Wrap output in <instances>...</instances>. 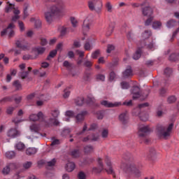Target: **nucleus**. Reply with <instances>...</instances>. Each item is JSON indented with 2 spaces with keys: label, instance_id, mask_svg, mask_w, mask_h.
Listing matches in <instances>:
<instances>
[{
  "label": "nucleus",
  "instance_id": "nucleus-1",
  "mask_svg": "<svg viewBox=\"0 0 179 179\" xmlns=\"http://www.w3.org/2000/svg\"><path fill=\"white\" fill-rule=\"evenodd\" d=\"M65 10V3L62 0H56L49 8V11H46L44 14L45 19L49 24L52 23L55 16H58Z\"/></svg>",
  "mask_w": 179,
  "mask_h": 179
},
{
  "label": "nucleus",
  "instance_id": "nucleus-2",
  "mask_svg": "<svg viewBox=\"0 0 179 179\" xmlns=\"http://www.w3.org/2000/svg\"><path fill=\"white\" fill-rule=\"evenodd\" d=\"M173 127H174L173 123L170 124L168 127L163 126L162 124H157L156 127L157 134L164 139H169L171 135Z\"/></svg>",
  "mask_w": 179,
  "mask_h": 179
},
{
  "label": "nucleus",
  "instance_id": "nucleus-3",
  "mask_svg": "<svg viewBox=\"0 0 179 179\" xmlns=\"http://www.w3.org/2000/svg\"><path fill=\"white\" fill-rule=\"evenodd\" d=\"M150 134V128L149 127V126H144L138 129V138H140L141 143L144 142V143L148 145V143L150 142V138L148 137Z\"/></svg>",
  "mask_w": 179,
  "mask_h": 179
},
{
  "label": "nucleus",
  "instance_id": "nucleus-4",
  "mask_svg": "<svg viewBox=\"0 0 179 179\" xmlns=\"http://www.w3.org/2000/svg\"><path fill=\"white\" fill-rule=\"evenodd\" d=\"M88 8L90 10H96L100 12L103 8V3L101 0H90L88 1Z\"/></svg>",
  "mask_w": 179,
  "mask_h": 179
},
{
  "label": "nucleus",
  "instance_id": "nucleus-5",
  "mask_svg": "<svg viewBox=\"0 0 179 179\" xmlns=\"http://www.w3.org/2000/svg\"><path fill=\"white\" fill-rule=\"evenodd\" d=\"M126 173H128L129 174H134L136 177H140L141 176V171H139V169L136 167V165L135 164H130L127 166Z\"/></svg>",
  "mask_w": 179,
  "mask_h": 179
},
{
  "label": "nucleus",
  "instance_id": "nucleus-6",
  "mask_svg": "<svg viewBox=\"0 0 179 179\" xmlns=\"http://www.w3.org/2000/svg\"><path fill=\"white\" fill-rule=\"evenodd\" d=\"M15 27H16V26L15 25V24L13 22L10 23L8 27H6V29H3L1 34V36H5V34H6V33H8V30H10L9 34H8V37L9 38H12V37H13V36H15V31H13V29H15Z\"/></svg>",
  "mask_w": 179,
  "mask_h": 179
},
{
  "label": "nucleus",
  "instance_id": "nucleus-7",
  "mask_svg": "<svg viewBox=\"0 0 179 179\" xmlns=\"http://www.w3.org/2000/svg\"><path fill=\"white\" fill-rule=\"evenodd\" d=\"M20 136V131L16 128H11L7 131V136L10 139H15Z\"/></svg>",
  "mask_w": 179,
  "mask_h": 179
},
{
  "label": "nucleus",
  "instance_id": "nucleus-8",
  "mask_svg": "<svg viewBox=\"0 0 179 179\" xmlns=\"http://www.w3.org/2000/svg\"><path fill=\"white\" fill-rule=\"evenodd\" d=\"M45 116L44 114H43V112L40 111L38 113V114H32L29 116V120L31 121H42L44 122L45 121Z\"/></svg>",
  "mask_w": 179,
  "mask_h": 179
},
{
  "label": "nucleus",
  "instance_id": "nucleus-9",
  "mask_svg": "<svg viewBox=\"0 0 179 179\" xmlns=\"http://www.w3.org/2000/svg\"><path fill=\"white\" fill-rule=\"evenodd\" d=\"M92 24H93V20H92L91 19L86 18L83 21V34H85V33L90 30V27L92 26Z\"/></svg>",
  "mask_w": 179,
  "mask_h": 179
},
{
  "label": "nucleus",
  "instance_id": "nucleus-10",
  "mask_svg": "<svg viewBox=\"0 0 179 179\" xmlns=\"http://www.w3.org/2000/svg\"><path fill=\"white\" fill-rule=\"evenodd\" d=\"M105 162L108 167V169H105L106 173H108V174H112L113 176V178H115V173H114V170H113V166H111V161L108 157H106Z\"/></svg>",
  "mask_w": 179,
  "mask_h": 179
},
{
  "label": "nucleus",
  "instance_id": "nucleus-11",
  "mask_svg": "<svg viewBox=\"0 0 179 179\" xmlns=\"http://www.w3.org/2000/svg\"><path fill=\"white\" fill-rule=\"evenodd\" d=\"M129 116H128V111L125 110L119 115V120L123 125L128 124Z\"/></svg>",
  "mask_w": 179,
  "mask_h": 179
},
{
  "label": "nucleus",
  "instance_id": "nucleus-12",
  "mask_svg": "<svg viewBox=\"0 0 179 179\" xmlns=\"http://www.w3.org/2000/svg\"><path fill=\"white\" fill-rule=\"evenodd\" d=\"M131 93L133 94V100H136L141 97V88L138 86H134L131 90Z\"/></svg>",
  "mask_w": 179,
  "mask_h": 179
},
{
  "label": "nucleus",
  "instance_id": "nucleus-13",
  "mask_svg": "<svg viewBox=\"0 0 179 179\" xmlns=\"http://www.w3.org/2000/svg\"><path fill=\"white\" fill-rule=\"evenodd\" d=\"M141 12L143 16L150 17L153 15V9L149 6L142 7Z\"/></svg>",
  "mask_w": 179,
  "mask_h": 179
},
{
  "label": "nucleus",
  "instance_id": "nucleus-14",
  "mask_svg": "<svg viewBox=\"0 0 179 179\" xmlns=\"http://www.w3.org/2000/svg\"><path fill=\"white\" fill-rule=\"evenodd\" d=\"M131 76H134V71H132V67L131 66H127L125 71L122 73V77L124 79H127V78H131Z\"/></svg>",
  "mask_w": 179,
  "mask_h": 179
},
{
  "label": "nucleus",
  "instance_id": "nucleus-15",
  "mask_svg": "<svg viewBox=\"0 0 179 179\" xmlns=\"http://www.w3.org/2000/svg\"><path fill=\"white\" fill-rule=\"evenodd\" d=\"M34 52H36L35 55V58H38V55H43L44 52H45V48L44 47H36L34 49Z\"/></svg>",
  "mask_w": 179,
  "mask_h": 179
},
{
  "label": "nucleus",
  "instance_id": "nucleus-16",
  "mask_svg": "<svg viewBox=\"0 0 179 179\" xmlns=\"http://www.w3.org/2000/svg\"><path fill=\"white\" fill-rule=\"evenodd\" d=\"M101 104V106H104V107H107L108 108H113V107H118V106H120L119 103H110L108 101H102Z\"/></svg>",
  "mask_w": 179,
  "mask_h": 179
},
{
  "label": "nucleus",
  "instance_id": "nucleus-17",
  "mask_svg": "<svg viewBox=\"0 0 179 179\" xmlns=\"http://www.w3.org/2000/svg\"><path fill=\"white\" fill-rule=\"evenodd\" d=\"M98 164L99 168H94L93 171H95V173H101L103 169V159H101V158H98Z\"/></svg>",
  "mask_w": 179,
  "mask_h": 179
},
{
  "label": "nucleus",
  "instance_id": "nucleus-18",
  "mask_svg": "<svg viewBox=\"0 0 179 179\" xmlns=\"http://www.w3.org/2000/svg\"><path fill=\"white\" fill-rule=\"evenodd\" d=\"M87 114V111H83L76 116V122H82L85 120V115Z\"/></svg>",
  "mask_w": 179,
  "mask_h": 179
},
{
  "label": "nucleus",
  "instance_id": "nucleus-19",
  "mask_svg": "<svg viewBox=\"0 0 179 179\" xmlns=\"http://www.w3.org/2000/svg\"><path fill=\"white\" fill-rule=\"evenodd\" d=\"M50 124H52L55 127H58V125H59V122L58 121V120H57V118H50L49 122H45V124L46 125V127H50Z\"/></svg>",
  "mask_w": 179,
  "mask_h": 179
},
{
  "label": "nucleus",
  "instance_id": "nucleus-20",
  "mask_svg": "<svg viewBox=\"0 0 179 179\" xmlns=\"http://www.w3.org/2000/svg\"><path fill=\"white\" fill-rule=\"evenodd\" d=\"M84 152L86 155H90L94 152V148L92 145H86L84 148Z\"/></svg>",
  "mask_w": 179,
  "mask_h": 179
},
{
  "label": "nucleus",
  "instance_id": "nucleus-21",
  "mask_svg": "<svg viewBox=\"0 0 179 179\" xmlns=\"http://www.w3.org/2000/svg\"><path fill=\"white\" fill-rule=\"evenodd\" d=\"M37 153V149L36 148H29L26 150V155L28 156H33Z\"/></svg>",
  "mask_w": 179,
  "mask_h": 179
},
{
  "label": "nucleus",
  "instance_id": "nucleus-22",
  "mask_svg": "<svg viewBox=\"0 0 179 179\" xmlns=\"http://www.w3.org/2000/svg\"><path fill=\"white\" fill-rule=\"evenodd\" d=\"M75 167H76L75 163H73V162H69L66 164V170L69 173H71V171L73 170H75Z\"/></svg>",
  "mask_w": 179,
  "mask_h": 179
},
{
  "label": "nucleus",
  "instance_id": "nucleus-23",
  "mask_svg": "<svg viewBox=\"0 0 179 179\" xmlns=\"http://www.w3.org/2000/svg\"><path fill=\"white\" fill-rule=\"evenodd\" d=\"M155 156H156V150H155V148H150V153L148 156V158L150 160H155Z\"/></svg>",
  "mask_w": 179,
  "mask_h": 179
},
{
  "label": "nucleus",
  "instance_id": "nucleus-24",
  "mask_svg": "<svg viewBox=\"0 0 179 179\" xmlns=\"http://www.w3.org/2000/svg\"><path fill=\"white\" fill-rule=\"evenodd\" d=\"M113 31H114V24H110L108 28L106 29V36L109 37V36H111V34H113Z\"/></svg>",
  "mask_w": 179,
  "mask_h": 179
},
{
  "label": "nucleus",
  "instance_id": "nucleus-25",
  "mask_svg": "<svg viewBox=\"0 0 179 179\" xmlns=\"http://www.w3.org/2000/svg\"><path fill=\"white\" fill-rule=\"evenodd\" d=\"M142 54V50L141 48H138V50L136 51L135 54L133 55V59L138 61L139 58H141V55Z\"/></svg>",
  "mask_w": 179,
  "mask_h": 179
},
{
  "label": "nucleus",
  "instance_id": "nucleus-26",
  "mask_svg": "<svg viewBox=\"0 0 179 179\" xmlns=\"http://www.w3.org/2000/svg\"><path fill=\"white\" fill-rule=\"evenodd\" d=\"M15 45L17 48H20L23 51H26L27 50V45H22L20 41H15Z\"/></svg>",
  "mask_w": 179,
  "mask_h": 179
},
{
  "label": "nucleus",
  "instance_id": "nucleus-27",
  "mask_svg": "<svg viewBox=\"0 0 179 179\" xmlns=\"http://www.w3.org/2000/svg\"><path fill=\"white\" fill-rule=\"evenodd\" d=\"M75 103L76 106H82L85 104V98L83 97H78L75 99Z\"/></svg>",
  "mask_w": 179,
  "mask_h": 179
},
{
  "label": "nucleus",
  "instance_id": "nucleus-28",
  "mask_svg": "<svg viewBox=\"0 0 179 179\" xmlns=\"http://www.w3.org/2000/svg\"><path fill=\"white\" fill-rule=\"evenodd\" d=\"M13 86L15 87V90H22V84L19 80H16L13 83Z\"/></svg>",
  "mask_w": 179,
  "mask_h": 179
},
{
  "label": "nucleus",
  "instance_id": "nucleus-29",
  "mask_svg": "<svg viewBox=\"0 0 179 179\" xmlns=\"http://www.w3.org/2000/svg\"><path fill=\"white\" fill-rule=\"evenodd\" d=\"M71 156L73 158V159H78V157H79V156H80V151L79 150H73L71 152Z\"/></svg>",
  "mask_w": 179,
  "mask_h": 179
},
{
  "label": "nucleus",
  "instance_id": "nucleus-30",
  "mask_svg": "<svg viewBox=\"0 0 179 179\" xmlns=\"http://www.w3.org/2000/svg\"><path fill=\"white\" fill-rule=\"evenodd\" d=\"M30 129L31 132H35L36 134H38V132H40V125L32 124L30 126Z\"/></svg>",
  "mask_w": 179,
  "mask_h": 179
},
{
  "label": "nucleus",
  "instance_id": "nucleus-31",
  "mask_svg": "<svg viewBox=\"0 0 179 179\" xmlns=\"http://www.w3.org/2000/svg\"><path fill=\"white\" fill-rule=\"evenodd\" d=\"M175 26H177V21H176V20H170L166 22V27L169 29H171V27H175Z\"/></svg>",
  "mask_w": 179,
  "mask_h": 179
},
{
  "label": "nucleus",
  "instance_id": "nucleus-32",
  "mask_svg": "<svg viewBox=\"0 0 179 179\" xmlns=\"http://www.w3.org/2000/svg\"><path fill=\"white\" fill-rule=\"evenodd\" d=\"M150 36H152V31L150 30H145L142 34V37L144 40H148Z\"/></svg>",
  "mask_w": 179,
  "mask_h": 179
},
{
  "label": "nucleus",
  "instance_id": "nucleus-33",
  "mask_svg": "<svg viewBox=\"0 0 179 179\" xmlns=\"http://www.w3.org/2000/svg\"><path fill=\"white\" fill-rule=\"evenodd\" d=\"M140 45H141V47H146L147 48H148L149 50H152V48H153L154 47V44H153V41H151V43H150L149 44H146V43L145 42V40H143L142 41V43L140 44Z\"/></svg>",
  "mask_w": 179,
  "mask_h": 179
},
{
  "label": "nucleus",
  "instance_id": "nucleus-34",
  "mask_svg": "<svg viewBox=\"0 0 179 179\" xmlns=\"http://www.w3.org/2000/svg\"><path fill=\"white\" fill-rule=\"evenodd\" d=\"M5 156L7 159H13L16 156V153L14 151H8L6 152Z\"/></svg>",
  "mask_w": 179,
  "mask_h": 179
},
{
  "label": "nucleus",
  "instance_id": "nucleus-35",
  "mask_svg": "<svg viewBox=\"0 0 179 179\" xmlns=\"http://www.w3.org/2000/svg\"><path fill=\"white\" fill-rule=\"evenodd\" d=\"M57 50H53L50 52L48 56L46 58V61H50L51 58H55V56L57 55Z\"/></svg>",
  "mask_w": 179,
  "mask_h": 179
},
{
  "label": "nucleus",
  "instance_id": "nucleus-36",
  "mask_svg": "<svg viewBox=\"0 0 179 179\" xmlns=\"http://www.w3.org/2000/svg\"><path fill=\"white\" fill-rule=\"evenodd\" d=\"M66 31H71L72 33L73 32V29L72 28H66L65 27H63L60 31L61 36H65V34H66Z\"/></svg>",
  "mask_w": 179,
  "mask_h": 179
},
{
  "label": "nucleus",
  "instance_id": "nucleus-37",
  "mask_svg": "<svg viewBox=\"0 0 179 179\" xmlns=\"http://www.w3.org/2000/svg\"><path fill=\"white\" fill-rule=\"evenodd\" d=\"M71 129H64L62 131L61 136L63 138H66V136H68L69 134H71Z\"/></svg>",
  "mask_w": 179,
  "mask_h": 179
},
{
  "label": "nucleus",
  "instance_id": "nucleus-38",
  "mask_svg": "<svg viewBox=\"0 0 179 179\" xmlns=\"http://www.w3.org/2000/svg\"><path fill=\"white\" fill-rule=\"evenodd\" d=\"M100 50L98 49L92 53L91 57L92 59H97L100 57Z\"/></svg>",
  "mask_w": 179,
  "mask_h": 179
},
{
  "label": "nucleus",
  "instance_id": "nucleus-39",
  "mask_svg": "<svg viewBox=\"0 0 179 179\" xmlns=\"http://www.w3.org/2000/svg\"><path fill=\"white\" fill-rule=\"evenodd\" d=\"M139 117H140V120L141 121H148V120L149 119V115L148 113H140L139 114Z\"/></svg>",
  "mask_w": 179,
  "mask_h": 179
},
{
  "label": "nucleus",
  "instance_id": "nucleus-40",
  "mask_svg": "<svg viewBox=\"0 0 179 179\" xmlns=\"http://www.w3.org/2000/svg\"><path fill=\"white\" fill-rule=\"evenodd\" d=\"M152 28L155 30L162 27V22L159 21H154L152 24Z\"/></svg>",
  "mask_w": 179,
  "mask_h": 179
},
{
  "label": "nucleus",
  "instance_id": "nucleus-41",
  "mask_svg": "<svg viewBox=\"0 0 179 179\" xmlns=\"http://www.w3.org/2000/svg\"><path fill=\"white\" fill-rule=\"evenodd\" d=\"M105 8H106L107 12L109 13H111L113 12V5H111V3L110 1H108L106 5Z\"/></svg>",
  "mask_w": 179,
  "mask_h": 179
},
{
  "label": "nucleus",
  "instance_id": "nucleus-42",
  "mask_svg": "<svg viewBox=\"0 0 179 179\" xmlns=\"http://www.w3.org/2000/svg\"><path fill=\"white\" fill-rule=\"evenodd\" d=\"M153 19H155V17L152 15L148 17V18L145 22V26H150L153 22Z\"/></svg>",
  "mask_w": 179,
  "mask_h": 179
},
{
  "label": "nucleus",
  "instance_id": "nucleus-43",
  "mask_svg": "<svg viewBox=\"0 0 179 179\" xmlns=\"http://www.w3.org/2000/svg\"><path fill=\"white\" fill-rule=\"evenodd\" d=\"M167 101H168L169 104H173V103H176V101H177V98L176 97V96L172 95V96L168 97Z\"/></svg>",
  "mask_w": 179,
  "mask_h": 179
},
{
  "label": "nucleus",
  "instance_id": "nucleus-44",
  "mask_svg": "<svg viewBox=\"0 0 179 179\" xmlns=\"http://www.w3.org/2000/svg\"><path fill=\"white\" fill-rule=\"evenodd\" d=\"M63 66H64V68H66V69H68L69 71L72 70V64L69 63V62L66 60L64 62Z\"/></svg>",
  "mask_w": 179,
  "mask_h": 179
},
{
  "label": "nucleus",
  "instance_id": "nucleus-45",
  "mask_svg": "<svg viewBox=\"0 0 179 179\" xmlns=\"http://www.w3.org/2000/svg\"><path fill=\"white\" fill-rule=\"evenodd\" d=\"M29 71H21L19 73V77L21 78L22 79H26L27 76H29Z\"/></svg>",
  "mask_w": 179,
  "mask_h": 179
},
{
  "label": "nucleus",
  "instance_id": "nucleus-46",
  "mask_svg": "<svg viewBox=\"0 0 179 179\" xmlns=\"http://www.w3.org/2000/svg\"><path fill=\"white\" fill-rule=\"evenodd\" d=\"M92 75H93V73H85L83 76L84 80H85L86 82H89V80L92 79Z\"/></svg>",
  "mask_w": 179,
  "mask_h": 179
},
{
  "label": "nucleus",
  "instance_id": "nucleus-47",
  "mask_svg": "<svg viewBox=\"0 0 179 179\" xmlns=\"http://www.w3.org/2000/svg\"><path fill=\"white\" fill-rule=\"evenodd\" d=\"M13 111H15V107L9 106L7 108L6 113L8 115H12V114H13Z\"/></svg>",
  "mask_w": 179,
  "mask_h": 179
},
{
  "label": "nucleus",
  "instance_id": "nucleus-48",
  "mask_svg": "<svg viewBox=\"0 0 179 179\" xmlns=\"http://www.w3.org/2000/svg\"><path fill=\"white\" fill-rule=\"evenodd\" d=\"M164 73L165 75V76H171V73H173V70L170 68H166L165 69Z\"/></svg>",
  "mask_w": 179,
  "mask_h": 179
},
{
  "label": "nucleus",
  "instance_id": "nucleus-49",
  "mask_svg": "<svg viewBox=\"0 0 179 179\" xmlns=\"http://www.w3.org/2000/svg\"><path fill=\"white\" fill-rule=\"evenodd\" d=\"M16 148L17 150H23L26 148V145H24V143L20 142L17 143Z\"/></svg>",
  "mask_w": 179,
  "mask_h": 179
},
{
  "label": "nucleus",
  "instance_id": "nucleus-50",
  "mask_svg": "<svg viewBox=\"0 0 179 179\" xmlns=\"http://www.w3.org/2000/svg\"><path fill=\"white\" fill-rule=\"evenodd\" d=\"M32 165H33V162H27L23 164V168L25 170H29V169H30V167H31Z\"/></svg>",
  "mask_w": 179,
  "mask_h": 179
},
{
  "label": "nucleus",
  "instance_id": "nucleus-51",
  "mask_svg": "<svg viewBox=\"0 0 179 179\" xmlns=\"http://www.w3.org/2000/svg\"><path fill=\"white\" fill-rule=\"evenodd\" d=\"M8 101H12V98H10V96H6L0 99V104H2V103H8Z\"/></svg>",
  "mask_w": 179,
  "mask_h": 179
},
{
  "label": "nucleus",
  "instance_id": "nucleus-52",
  "mask_svg": "<svg viewBox=\"0 0 179 179\" xmlns=\"http://www.w3.org/2000/svg\"><path fill=\"white\" fill-rule=\"evenodd\" d=\"M34 97H36V93L33 92L31 94H29L27 96L26 99L27 100V101H31V100H33V99H34Z\"/></svg>",
  "mask_w": 179,
  "mask_h": 179
},
{
  "label": "nucleus",
  "instance_id": "nucleus-53",
  "mask_svg": "<svg viewBox=\"0 0 179 179\" xmlns=\"http://www.w3.org/2000/svg\"><path fill=\"white\" fill-rule=\"evenodd\" d=\"M64 93L63 94V97L64 99H68V97H69V96L71 95V91H69V90H68V88H66L64 90Z\"/></svg>",
  "mask_w": 179,
  "mask_h": 179
},
{
  "label": "nucleus",
  "instance_id": "nucleus-54",
  "mask_svg": "<svg viewBox=\"0 0 179 179\" xmlns=\"http://www.w3.org/2000/svg\"><path fill=\"white\" fill-rule=\"evenodd\" d=\"M84 49L85 51H90V50H92V45L90 42H85L84 45Z\"/></svg>",
  "mask_w": 179,
  "mask_h": 179
},
{
  "label": "nucleus",
  "instance_id": "nucleus-55",
  "mask_svg": "<svg viewBox=\"0 0 179 179\" xmlns=\"http://www.w3.org/2000/svg\"><path fill=\"white\" fill-rule=\"evenodd\" d=\"M71 22L73 27H78V20L73 17H71Z\"/></svg>",
  "mask_w": 179,
  "mask_h": 179
},
{
  "label": "nucleus",
  "instance_id": "nucleus-56",
  "mask_svg": "<svg viewBox=\"0 0 179 179\" xmlns=\"http://www.w3.org/2000/svg\"><path fill=\"white\" fill-rule=\"evenodd\" d=\"M96 80H101V82H104V80H106V76L103 74H98L96 75Z\"/></svg>",
  "mask_w": 179,
  "mask_h": 179
},
{
  "label": "nucleus",
  "instance_id": "nucleus-57",
  "mask_svg": "<svg viewBox=\"0 0 179 179\" xmlns=\"http://www.w3.org/2000/svg\"><path fill=\"white\" fill-rule=\"evenodd\" d=\"M115 49V47L113 45H108L106 52L108 54H110L111 51H114Z\"/></svg>",
  "mask_w": 179,
  "mask_h": 179
},
{
  "label": "nucleus",
  "instance_id": "nucleus-58",
  "mask_svg": "<svg viewBox=\"0 0 179 179\" xmlns=\"http://www.w3.org/2000/svg\"><path fill=\"white\" fill-rule=\"evenodd\" d=\"M66 117H70V118H72L75 117V113L72 110H67L65 113Z\"/></svg>",
  "mask_w": 179,
  "mask_h": 179
},
{
  "label": "nucleus",
  "instance_id": "nucleus-59",
  "mask_svg": "<svg viewBox=\"0 0 179 179\" xmlns=\"http://www.w3.org/2000/svg\"><path fill=\"white\" fill-rule=\"evenodd\" d=\"M84 66H85V68H92V66H93V63L90 61H85L83 63Z\"/></svg>",
  "mask_w": 179,
  "mask_h": 179
},
{
  "label": "nucleus",
  "instance_id": "nucleus-60",
  "mask_svg": "<svg viewBox=\"0 0 179 179\" xmlns=\"http://www.w3.org/2000/svg\"><path fill=\"white\" fill-rule=\"evenodd\" d=\"M12 9H15V4L9 3V6L6 8V13H9Z\"/></svg>",
  "mask_w": 179,
  "mask_h": 179
},
{
  "label": "nucleus",
  "instance_id": "nucleus-61",
  "mask_svg": "<svg viewBox=\"0 0 179 179\" xmlns=\"http://www.w3.org/2000/svg\"><path fill=\"white\" fill-rule=\"evenodd\" d=\"M18 26L20 27V31H24L25 28H24V24L23 23V22L19 20L18 21Z\"/></svg>",
  "mask_w": 179,
  "mask_h": 179
},
{
  "label": "nucleus",
  "instance_id": "nucleus-62",
  "mask_svg": "<svg viewBox=\"0 0 179 179\" xmlns=\"http://www.w3.org/2000/svg\"><path fill=\"white\" fill-rule=\"evenodd\" d=\"M52 114V117H53V118H58V116L59 115V110H55L53 111H52L51 113Z\"/></svg>",
  "mask_w": 179,
  "mask_h": 179
},
{
  "label": "nucleus",
  "instance_id": "nucleus-63",
  "mask_svg": "<svg viewBox=\"0 0 179 179\" xmlns=\"http://www.w3.org/2000/svg\"><path fill=\"white\" fill-rule=\"evenodd\" d=\"M78 179H86V174L84 173L83 171H80L78 174Z\"/></svg>",
  "mask_w": 179,
  "mask_h": 179
},
{
  "label": "nucleus",
  "instance_id": "nucleus-64",
  "mask_svg": "<svg viewBox=\"0 0 179 179\" xmlns=\"http://www.w3.org/2000/svg\"><path fill=\"white\" fill-rule=\"evenodd\" d=\"M35 27L36 29H40L41 27V20L37 19L35 21Z\"/></svg>",
  "mask_w": 179,
  "mask_h": 179
}]
</instances>
